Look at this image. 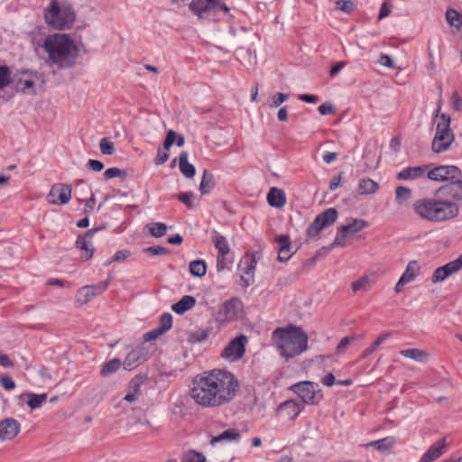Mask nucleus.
Listing matches in <instances>:
<instances>
[{"instance_id":"nucleus-43","label":"nucleus","mask_w":462,"mask_h":462,"mask_svg":"<svg viewBox=\"0 0 462 462\" xmlns=\"http://www.w3.org/2000/svg\"><path fill=\"white\" fill-rule=\"evenodd\" d=\"M209 331L205 329H199L189 334V341L192 344L200 343L208 337Z\"/></svg>"},{"instance_id":"nucleus-36","label":"nucleus","mask_w":462,"mask_h":462,"mask_svg":"<svg viewBox=\"0 0 462 462\" xmlns=\"http://www.w3.org/2000/svg\"><path fill=\"white\" fill-rule=\"evenodd\" d=\"M446 19L450 26L460 30L462 27V14L457 10L449 8L446 12Z\"/></svg>"},{"instance_id":"nucleus-39","label":"nucleus","mask_w":462,"mask_h":462,"mask_svg":"<svg viewBox=\"0 0 462 462\" xmlns=\"http://www.w3.org/2000/svg\"><path fill=\"white\" fill-rule=\"evenodd\" d=\"M213 243L217 250V254H228L230 252L229 245L225 236L217 235L214 237Z\"/></svg>"},{"instance_id":"nucleus-1","label":"nucleus","mask_w":462,"mask_h":462,"mask_svg":"<svg viewBox=\"0 0 462 462\" xmlns=\"http://www.w3.org/2000/svg\"><path fill=\"white\" fill-rule=\"evenodd\" d=\"M239 390L240 383L234 374L213 369L194 378L189 395L199 407L216 409L230 403Z\"/></svg>"},{"instance_id":"nucleus-48","label":"nucleus","mask_w":462,"mask_h":462,"mask_svg":"<svg viewBox=\"0 0 462 462\" xmlns=\"http://www.w3.org/2000/svg\"><path fill=\"white\" fill-rule=\"evenodd\" d=\"M449 276L448 271L443 266L437 268L431 277V282L433 283H437L444 281L446 278Z\"/></svg>"},{"instance_id":"nucleus-11","label":"nucleus","mask_w":462,"mask_h":462,"mask_svg":"<svg viewBox=\"0 0 462 462\" xmlns=\"http://www.w3.org/2000/svg\"><path fill=\"white\" fill-rule=\"evenodd\" d=\"M427 177L434 181H447L451 183L455 179L462 177L460 169L453 165H441L427 172Z\"/></svg>"},{"instance_id":"nucleus-30","label":"nucleus","mask_w":462,"mask_h":462,"mask_svg":"<svg viewBox=\"0 0 462 462\" xmlns=\"http://www.w3.org/2000/svg\"><path fill=\"white\" fill-rule=\"evenodd\" d=\"M394 444H395V439L393 437H385L383 439L366 443L364 445V447H365V448L371 447L380 452H387L393 447Z\"/></svg>"},{"instance_id":"nucleus-10","label":"nucleus","mask_w":462,"mask_h":462,"mask_svg":"<svg viewBox=\"0 0 462 462\" xmlns=\"http://www.w3.org/2000/svg\"><path fill=\"white\" fill-rule=\"evenodd\" d=\"M246 343L247 337L245 335L236 337L222 350L221 357L230 362L241 359L245 355Z\"/></svg>"},{"instance_id":"nucleus-14","label":"nucleus","mask_w":462,"mask_h":462,"mask_svg":"<svg viewBox=\"0 0 462 462\" xmlns=\"http://www.w3.org/2000/svg\"><path fill=\"white\" fill-rule=\"evenodd\" d=\"M72 188L70 185L57 183L54 184L49 194L47 195V200L50 204H67L71 199Z\"/></svg>"},{"instance_id":"nucleus-5","label":"nucleus","mask_w":462,"mask_h":462,"mask_svg":"<svg viewBox=\"0 0 462 462\" xmlns=\"http://www.w3.org/2000/svg\"><path fill=\"white\" fill-rule=\"evenodd\" d=\"M441 109V100L438 103L436 110V117L439 122L436 125V133L431 142V150L435 153H440L449 149L455 141V134L450 128L451 118L448 114L442 113L439 115Z\"/></svg>"},{"instance_id":"nucleus-58","label":"nucleus","mask_w":462,"mask_h":462,"mask_svg":"<svg viewBox=\"0 0 462 462\" xmlns=\"http://www.w3.org/2000/svg\"><path fill=\"white\" fill-rule=\"evenodd\" d=\"M177 133L173 130H170L167 133L166 138L163 143V147L165 150H168L176 141Z\"/></svg>"},{"instance_id":"nucleus-51","label":"nucleus","mask_w":462,"mask_h":462,"mask_svg":"<svg viewBox=\"0 0 462 462\" xmlns=\"http://www.w3.org/2000/svg\"><path fill=\"white\" fill-rule=\"evenodd\" d=\"M104 176L106 179L110 180L113 178H125L127 176L126 171L119 169V168H109L104 172Z\"/></svg>"},{"instance_id":"nucleus-44","label":"nucleus","mask_w":462,"mask_h":462,"mask_svg":"<svg viewBox=\"0 0 462 462\" xmlns=\"http://www.w3.org/2000/svg\"><path fill=\"white\" fill-rule=\"evenodd\" d=\"M390 335L391 334L389 332L380 335L375 339V341L371 345V346L364 351L363 357H366L369 355H371L381 344L384 342V340H386L390 337Z\"/></svg>"},{"instance_id":"nucleus-23","label":"nucleus","mask_w":462,"mask_h":462,"mask_svg":"<svg viewBox=\"0 0 462 462\" xmlns=\"http://www.w3.org/2000/svg\"><path fill=\"white\" fill-rule=\"evenodd\" d=\"M428 169V165L406 167L397 173L396 178L400 180H417L427 175Z\"/></svg>"},{"instance_id":"nucleus-4","label":"nucleus","mask_w":462,"mask_h":462,"mask_svg":"<svg viewBox=\"0 0 462 462\" xmlns=\"http://www.w3.org/2000/svg\"><path fill=\"white\" fill-rule=\"evenodd\" d=\"M274 346L286 359L300 356L308 348V336L300 327L277 328L272 335Z\"/></svg>"},{"instance_id":"nucleus-26","label":"nucleus","mask_w":462,"mask_h":462,"mask_svg":"<svg viewBox=\"0 0 462 462\" xmlns=\"http://www.w3.org/2000/svg\"><path fill=\"white\" fill-rule=\"evenodd\" d=\"M400 355L420 363L426 362L430 357V353L420 348L403 349L400 351Z\"/></svg>"},{"instance_id":"nucleus-29","label":"nucleus","mask_w":462,"mask_h":462,"mask_svg":"<svg viewBox=\"0 0 462 462\" xmlns=\"http://www.w3.org/2000/svg\"><path fill=\"white\" fill-rule=\"evenodd\" d=\"M196 304V299L193 296L185 295L178 302L172 305L171 310L177 314H183L192 309Z\"/></svg>"},{"instance_id":"nucleus-37","label":"nucleus","mask_w":462,"mask_h":462,"mask_svg":"<svg viewBox=\"0 0 462 462\" xmlns=\"http://www.w3.org/2000/svg\"><path fill=\"white\" fill-rule=\"evenodd\" d=\"M145 228L149 230L152 236L156 238L163 236L168 230L167 225L162 222L148 224Z\"/></svg>"},{"instance_id":"nucleus-56","label":"nucleus","mask_w":462,"mask_h":462,"mask_svg":"<svg viewBox=\"0 0 462 462\" xmlns=\"http://www.w3.org/2000/svg\"><path fill=\"white\" fill-rule=\"evenodd\" d=\"M356 339V337H343L338 345L337 346V353H344L346 349L347 348V346L350 344V342L354 341Z\"/></svg>"},{"instance_id":"nucleus-13","label":"nucleus","mask_w":462,"mask_h":462,"mask_svg":"<svg viewBox=\"0 0 462 462\" xmlns=\"http://www.w3.org/2000/svg\"><path fill=\"white\" fill-rule=\"evenodd\" d=\"M242 311V302L237 298H232L223 303L217 316L221 321L229 322L236 319Z\"/></svg>"},{"instance_id":"nucleus-6","label":"nucleus","mask_w":462,"mask_h":462,"mask_svg":"<svg viewBox=\"0 0 462 462\" xmlns=\"http://www.w3.org/2000/svg\"><path fill=\"white\" fill-rule=\"evenodd\" d=\"M45 20L49 25L58 30L69 28L75 21V12L69 4L59 5L56 0H51L45 10Z\"/></svg>"},{"instance_id":"nucleus-28","label":"nucleus","mask_w":462,"mask_h":462,"mask_svg":"<svg viewBox=\"0 0 462 462\" xmlns=\"http://www.w3.org/2000/svg\"><path fill=\"white\" fill-rule=\"evenodd\" d=\"M279 410L283 411L290 419L295 420L301 412L302 407L297 402L289 400L281 403Z\"/></svg>"},{"instance_id":"nucleus-49","label":"nucleus","mask_w":462,"mask_h":462,"mask_svg":"<svg viewBox=\"0 0 462 462\" xmlns=\"http://www.w3.org/2000/svg\"><path fill=\"white\" fill-rule=\"evenodd\" d=\"M34 82L28 79H20L14 83V88L17 91L25 92L26 90L33 88Z\"/></svg>"},{"instance_id":"nucleus-15","label":"nucleus","mask_w":462,"mask_h":462,"mask_svg":"<svg viewBox=\"0 0 462 462\" xmlns=\"http://www.w3.org/2000/svg\"><path fill=\"white\" fill-rule=\"evenodd\" d=\"M257 264L255 255L246 254L239 263V269L242 273L241 281L245 287H248L254 282V271Z\"/></svg>"},{"instance_id":"nucleus-3","label":"nucleus","mask_w":462,"mask_h":462,"mask_svg":"<svg viewBox=\"0 0 462 462\" xmlns=\"http://www.w3.org/2000/svg\"><path fill=\"white\" fill-rule=\"evenodd\" d=\"M42 47L48 54V61L60 69H69L76 62L78 48L67 34L48 35Z\"/></svg>"},{"instance_id":"nucleus-12","label":"nucleus","mask_w":462,"mask_h":462,"mask_svg":"<svg viewBox=\"0 0 462 462\" xmlns=\"http://www.w3.org/2000/svg\"><path fill=\"white\" fill-rule=\"evenodd\" d=\"M223 0H192L189 4L190 11L204 17L205 14L217 10H223L225 13L229 11V8L222 3Z\"/></svg>"},{"instance_id":"nucleus-24","label":"nucleus","mask_w":462,"mask_h":462,"mask_svg":"<svg viewBox=\"0 0 462 462\" xmlns=\"http://www.w3.org/2000/svg\"><path fill=\"white\" fill-rule=\"evenodd\" d=\"M267 201L271 207L282 208L286 203L285 192L279 188H271L267 194Z\"/></svg>"},{"instance_id":"nucleus-38","label":"nucleus","mask_w":462,"mask_h":462,"mask_svg":"<svg viewBox=\"0 0 462 462\" xmlns=\"http://www.w3.org/2000/svg\"><path fill=\"white\" fill-rule=\"evenodd\" d=\"M189 272L195 277H203L207 272L205 262L202 260H195L190 262Z\"/></svg>"},{"instance_id":"nucleus-9","label":"nucleus","mask_w":462,"mask_h":462,"mask_svg":"<svg viewBox=\"0 0 462 462\" xmlns=\"http://www.w3.org/2000/svg\"><path fill=\"white\" fill-rule=\"evenodd\" d=\"M367 226L368 223L364 219H351L348 224L338 227L335 240L331 244V247L345 246L346 245V240L348 237L353 236Z\"/></svg>"},{"instance_id":"nucleus-40","label":"nucleus","mask_w":462,"mask_h":462,"mask_svg":"<svg viewBox=\"0 0 462 462\" xmlns=\"http://www.w3.org/2000/svg\"><path fill=\"white\" fill-rule=\"evenodd\" d=\"M411 198V189L403 186L397 187L395 189V201L398 205H402Z\"/></svg>"},{"instance_id":"nucleus-25","label":"nucleus","mask_w":462,"mask_h":462,"mask_svg":"<svg viewBox=\"0 0 462 462\" xmlns=\"http://www.w3.org/2000/svg\"><path fill=\"white\" fill-rule=\"evenodd\" d=\"M375 274H366L360 277L358 280L355 281L351 284V289L354 292L363 291H367L372 289L373 285L375 283Z\"/></svg>"},{"instance_id":"nucleus-50","label":"nucleus","mask_w":462,"mask_h":462,"mask_svg":"<svg viewBox=\"0 0 462 462\" xmlns=\"http://www.w3.org/2000/svg\"><path fill=\"white\" fill-rule=\"evenodd\" d=\"M444 267L448 271L449 275L459 271L462 268V254L454 261L445 264Z\"/></svg>"},{"instance_id":"nucleus-62","label":"nucleus","mask_w":462,"mask_h":462,"mask_svg":"<svg viewBox=\"0 0 462 462\" xmlns=\"http://www.w3.org/2000/svg\"><path fill=\"white\" fill-rule=\"evenodd\" d=\"M378 63L383 67L393 69L394 64L391 59V57L387 54H381L378 60Z\"/></svg>"},{"instance_id":"nucleus-20","label":"nucleus","mask_w":462,"mask_h":462,"mask_svg":"<svg viewBox=\"0 0 462 462\" xmlns=\"http://www.w3.org/2000/svg\"><path fill=\"white\" fill-rule=\"evenodd\" d=\"M20 431V423L13 419L7 418L0 421V440H10Z\"/></svg>"},{"instance_id":"nucleus-52","label":"nucleus","mask_w":462,"mask_h":462,"mask_svg":"<svg viewBox=\"0 0 462 462\" xmlns=\"http://www.w3.org/2000/svg\"><path fill=\"white\" fill-rule=\"evenodd\" d=\"M194 198L195 196L192 192L180 193L178 196V199L183 204H185L189 208H192L195 207Z\"/></svg>"},{"instance_id":"nucleus-35","label":"nucleus","mask_w":462,"mask_h":462,"mask_svg":"<svg viewBox=\"0 0 462 462\" xmlns=\"http://www.w3.org/2000/svg\"><path fill=\"white\" fill-rule=\"evenodd\" d=\"M27 404L32 411L41 407L47 401V394L26 393Z\"/></svg>"},{"instance_id":"nucleus-17","label":"nucleus","mask_w":462,"mask_h":462,"mask_svg":"<svg viewBox=\"0 0 462 462\" xmlns=\"http://www.w3.org/2000/svg\"><path fill=\"white\" fill-rule=\"evenodd\" d=\"M148 355L149 353L143 346L134 348L123 362L124 368L127 371L134 369L147 360Z\"/></svg>"},{"instance_id":"nucleus-18","label":"nucleus","mask_w":462,"mask_h":462,"mask_svg":"<svg viewBox=\"0 0 462 462\" xmlns=\"http://www.w3.org/2000/svg\"><path fill=\"white\" fill-rule=\"evenodd\" d=\"M108 286V282H102L96 285H88L80 288L77 293V301L86 304L92 299L101 294Z\"/></svg>"},{"instance_id":"nucleus-2","label":"nucleus","mask_w":462,"mask_h":462,"mask_svg":"<svg viewBox=\"0 0 462 462\" xmlns=\"http://www.w3.org/2000/svg\"><path fill=\"white\" fill-rule=\"evenodd\" d=\"M421 198L412 204V210L421 220L430 223H443L456 218L459 214L457 203L439 197Z\"/></svg>"},{"instance_id":"nucleus-63","label":"nucleus","mask_w":462,"mask_h":462,"mask_svg":"<svg viewBox=\"0 0 462 462\" xmlns=\"http://www.w3.org/2000/svg\"><path fill=\"white\" fill-rule=\"evenodd\" d=\"M169 159V153L162 150H158L157 156L155 159L156 165H162L166 162Z\"/></svg>"},{"instance_id":"nucleus-22","label":"nucleus","mask_w":462,"mask_h":462,"mask_svg":"<svg viewBox=\"0 0 462 462\" xmlns=\"http://www.w3.org/2000/svg\"><path fill=\"white\" fill-rule=\"evenodd\" d=\"M447 448L445 439H441L431 445L429 449L422 455L419 462H433L440 457Z\"/></svg>"},{"instance_id":"nucleus-53","label":"nucleus","mask_w":462,"mask_h":462,"mask_svg":"<svg viewBox=\"0 0 462 462\" xmlns=\"http://www.w3.org/2000/svg\"><path fill=\"white\" fill-rule=\"evenodd\" d=\"M337 7L343 11L344 13L350 14L355 7V5L352 1H344L338 0L336 2Z\"/></svg>"},{"instance_id":"nucleus-27","label":"nucleus","mask_w":462,"mask_h":462,"mask_svg":"<svg viewBox=\"0 0 462 462\" xmlns=\"http://www.w3.org/2000/svg\"><path fill=\"white\" fill-rule=\"evenodd\" d=\"M179 167L180 172L188 179L193 178L196 173V169L193 164L188 161V152H181L179 156Z\"/></svg>"},{"instance_id":"nucleus-33","label":"nucleus","mask_w":462,"mask_h":462,"mask_svg":"<svg viewBox=\"0 0 462 462\" xmlns=\"http://www.w3.org/2000/svg\"><path fill=\"white\" fill-rule=\"evenodd\" d=\"M215 187V178L214 175L208 171L205 170L203 171L202 180L199 185V191L202 195L208 194L212 191Z\"/></svg>"},{"instance_id":"nucleus-61","label":"nucleus","mask_w":462,"mask_h":462,"mask_svg":"<svg viewBox=\"0 0 462 462\" xmlns=\"http://www.w3.org/2000/svg\"><path fill=\"white\" fill-rule=\"evenodd\" d=\"M87 166L89 170L99 172L104 169V163L98 160H88Z\"/></svg>"},{"instance_id":"nucleus-64","label":"nucleus","mask_w":462,"mask_h":462,"mask_svg":"<svg viewBox=\"0 0 462 462\" xmlns=\"http://www.w3.org/2000/svg\"><path fill=\"white\" fill-rule=\"evenodd\" d=\"M134 387H135V389L133 392H130L125 395V397H124L125 401H126L128 402H133L137 400L138 395H139V390H138L137 385H135Z\"/></svg>"},{"instance_id":"nucleus-54","label":"nucleus","mask_w":462,"mask_h":462,"mask_svg":"<svg viewBox=\"0 0 462 462\" xmlns=\"http://www.w3.org/2000/svg\"><path fill=\"white\" fill-rule=\"evenodd\" d=\"M392 9L393 5L388 1H384L381 5L378 19L381 20L387 17L391 14Z\"/></svg>"},{"instance_id":"nucleus-60","label":"nucleus","mask_w":462,"mask_h":462,"mask_svg":"<svg viewBox=\"0 0 462 462\" xmlns=\"http://www.w3.org/2000/svg\"><path fill=\"white\" fill-rule=\"evenodd\" d=\"M0 383L2 384V386L7 390V391H10V390H13L14 389L15 387V383L14 381L13 380V378L9 375H4L1 377L0 379Z\"/></svg>"},{"instance_id":"nucleus-7","label":"nucleus","mask_w":462,"mask_h":462,"mask_svg":"<svg viewBox=\"0 0 462 462\" xmlns=\"http://www.w3.org/2000/svg\"><path fill=\"white\" fill-rule=\"evenodd\" d=\"M289 390L295 393L308 405H316L323 399L319 384L310 381L294 383Z\"/></svg>"},{"instance_id":"nucleus-46","label":"nucleus","mask_w":462,"mask_h":462,"mask_svg":"<svg viewBox=\"0 0 462 462\" xmlns=\"http://www.w3.org/2000/svg\"><path fill=\"white\" fill-rule=\"evenodd\" d=\"M172 326V316L170 313H164L160 319V326L157 328L162 334L168 331Z\"/></svg>"},{"instance_id":"nucleus-34","label":"nucleus","mask_w":462,"mask_h":462,"mask_svg":"<svg viewBox=\"0 0 462 462\" xmlns=\"http://www.w3.org/2000/svg\"><path fill=\"white\" fill-rule=\"evenodd\" d=\"M122 365L123 363L119 358H113L103 365L100 374L104 377L109 376L116 373Z\"/></svg>"},{"instance_id":"nucleus-16","label":"nucleus","mask_w":462,"mask_h":462,"mask_svg":"<svg viewBox=\"0 0 462 462\" xmlns=\"http://www.w3.org/2000/svg\"><path fill=\"white\" fill-rule=\"evenodd\" d=\"M101 228L102 227L90 229L87 231L85 234L79 235L78 236L76 241V246L79 250L85 252V254L81 255L82 260L88 261L93 256L95 249L93 247L92 239L95 233Z\"/></svg>"},{"instance_id":"nucleus-42","label":"nucleus","mask_w":462,"mask_h":462,"mask_svg":"<svg viewBox=\"0 0 462 462\" xmlns=\"http://www.w3.org/2000/svg\"><path fill=\"white\" fill-rule=\"evenodd\" d=\"M289 99V94L286 93H275L269 99V107L276 108L280 106L283 102Z\"/></svg>"},{"instance_id":"nucleus-8","label":"nucleus","mask_w":462,"mask_h":462,"mask_svg":"<svg viewBox=\"0 0 462 462\" xmlns=\"http://www.w3.org/2000/svg\"><path fill=\"white\" fill-rule=\"evenodd\" d=\"M337 218V211L334 208H329L319 214L314 221L307 229V236L309 238H316L319 232L331 226Z\"/></svg>"},{"instance_id":"nucleus-55","label":"nucleus","mask_w":462,"mask_h":462,"mask_svg":"<svg viewBox=\"0 0 462 462\" xmlns=\"http://www.w3.org/2000/svg\"><path fill=\"white\" fill-rule=\"evenodd\" d=\"M144 252L151 255H162L166 254L168 253V249L161 245H156L145 248Z\"/></svg>"},{"instance_id":"nucleus-47","label":"nucleus","mask_w":462,"mask_h":462,"mask_svg":"<svg viewBox=\"0 0 462 462\" xmlns=\"http://www.w3.org/2000/svg\"><path fill=\"white\" fill-rule=\"evenodd\" d=\"M100 151L105 155H111L115 152L114 143L106 138H102L99 143Z\"/></svg>"},{"instance_id":"nucleus-57","label":"nucleus","mask_w":462,"mask_h":462,"mask_svg":"<svg viewBox=\"0 0 462 462\" xmlns=\"http://www.w3.org/2000/svg\"><path fill=\"white\" fill-rule=\"evenodd\" d=\"M318 110H319V112L322 116L333 115V114H335V112H336L335 107L333 106V105H332V104H330V103H328V102H326V103L321 104V105L318 107Z\"/></svg>"},{"instance_id":"nucleus-59","label":"nucleus","mask_w":462,"mask_h":462,"mask_svg":"<svg viewBox=\"0 0 462 462\" xmlns=\"http://www.w3.org/2000/svg\"><path fill=\"white\" fill-rule=\"evenodd\" d=\"M131 255L129 250H119L112 257L110 263L122 262L127 259Z\"/></svg>"},{"instance_id":"nucleus-41","label":"nucleus","mask_w":462,"mask_h":462,"mask_svg":"<svg viewBox=\"0 0 462 462\" xmlns=\"http://www.w3.org/2000/svg\"><path fill=\"white\" fill-rule=\"evenodd\" d=\"M181 462H206V457L202 453L189 450L183 454Z\"/></svg>"},{"instance_id":"nucleus-45","label":"nucleus","mask_w":462,"mask_h":462,"mask_svg":"<svg viewBox=\"0 0 462 462\" xmlns=\"http://www.w3.org/2000/svg\"><path fill=\"white\" fill-rule=\"evenodd\" d=\"M12 82L11 71L6 66H0V90Z\"/></svg>"},{"instance_id":"nucleus-31","label":"nucleus","mask_w":462,"mask_h":462,"mask_svg":"<svg viewBox=\"0 0 462 462\" xmlns=\"http://www.w3.org/2000/svg\"><path fill=\"white\" fill-rule=\"evenodd\" d=\"M240 439V433L236 429H228L217 436H214L210 439V444L215 446L218 442L226 441L230 442L232 440H238Z\"/></svg>"},{"instance_id":"nucleus-19","label":"nucleus","mask_w":462,"mask_h":462,"mask_svg":"<svg viewBox=\"0 0 462 462\" xmlns=\"http://www.w3.org/2000/svg\"><path fill=\"white\" fill-rule=\"evenodd\" d=\"M419 272H420V265H419L418 262L411 261L408 263L404 273H402V275L401 276V278L399 279V281L397 282V283L395 285V288H394L395 292L396 293L401 292L402 290V287L404 285L414 281V279L418 275Z\"/></svg>"},{"instance_id":"nucleus-21","label":"nucleus","mask_w":462,"mask_h":462,"mask_svg":"<svg viewBox=\"0 0 462 462\" xmlns=\"http://www.w3.org/2000/svg\"><path fill=\"white\" fill-rule=\"evenodd\" d=\"M274 240L279 244L278 261L282 263L288 261L295 253V250L292 249L289 236L279 235L275 236Z\"/></svg>"},{"instance_id":"nucleus-32","label":"nucleus","mask_w":462,"mask_h":462,"mask_svg":"<svg viewBox=\"0 0 462 462\" xmlns=\"http://www.w3.org/2000/svg\"><path fill=\"white\" fill-rule=\"evenodd\" d=\"M379 189V184L369 178L361 179L357 186L360 195L374 194Z\"/></svg>"}]
</instances>
